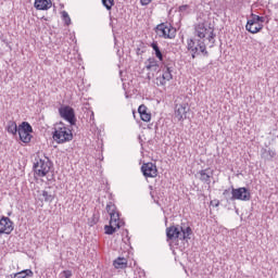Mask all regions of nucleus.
Returning a JSON list of instances; mask_svg holds the SVG:
<instances>
[{
    "mask_svg": "<svg viewBox=\"0 0 278 278\" xmlns=\"http://www.w3.org/2000/svg\"><path fill=\"white\" fill-rule=\"evenodd\" d=\"M187 49L191 52V58L194 60L197 55H204L207 58L210 52H207V47L205 46V39H188Z\"/></svg>",
    "mask_w": 278,
    "mask_h": 278,
    "instance_id": "nucleus-1",
    "label": "nucleus"
},
{
    "mask_svg": "<svg viewBox=\"0 0 278 278\" xmlns=\"http://www.w3.org/2000/svg\"><path fill=\"white\" fill-rule=\"evenodd\" d=\"M52 138L58 144H64V142L73 140V131L64 123H60L54 127Z\"/></svg>",
    "mask_w": 278,
    "mask_h": 278,
    "instance_id": "nucleus-2",
    "label": "nucleus"
},
{
    "mask_svg": "<svg viewBox=\"0 0 278 278\" xmlns=\"http://www.w3.org/2000/svg\"><path fill=\"white\" fill-rule=\"evenodd\" d=\"M51 168H53V163L49 157L35 159L33 170L37 177H47L51 173Z\"/></svg>",
    "mask_w": 278,
    "mask_h": 278,
    "instance_id": "nucleus-3",
    "label": "nucleus"
},
{
    "mask_svg": "<svg viewBox=\"0 0 278 278\" xmlns=\"http://www.w3.org/2000/svg\"><path fill=\"white\" fill-rule=\"evenodd\" d=\"M174 63H164L161 67V74L155 78L156 86H166L173 79Z\"/></svg>",
    "mask_w": 278,
    "mask_h": 278,
    "instance_id": "nucleus-4",
    "label": "nucleus"
},
{
    "mask_svg": "<svg viewBox=\"0 0 278 278\" xmlns=\"http://www.w3.org/2000/svg\"><path fill=\"white\" fill-rule=\"evenodd\" d=\"M194 35L200 38V40H204V38H207L210 42L216 38V35L214 34V28L211 26H207L205 23H199L194 26Z\"/></svg>",
    "mask_w": 278,
    "mask_h": 278,
    "instance_id": "nucleus-5",
    "label": "nucleus"
},
{
    "mask_svg": "<svg viewBox=\"0 0 278 278\" xmlns=\"http://www.w3.org/2000/svg\"><path fill=\"white\" fill-rule=\"evenodd\" d=\"M59 115L63 121L70 123V125H75L77 123V117H75V109L70 105H63L59 108Z\"/></svg>",
    "mask_w": 278,
    "mask_h": 278,
    "instance_id": "nucleus-6",
    "label": "nucleus"
},
{
    "mask_svg": "<svg viewBox=\"0 0 278 278\" xmlns=\"http://www.w3.org/2000/svg\"><path fill=\"white\" fill-rule=\"evenodd\" d=\"M231 201H251V191L245 187L231 188Z\"/></svg>",
    "mask_w": 278,
    "mask_h": 278,
    "instance_id": "nucleus-7",
    "label": "nucleus"
},
{
    "mask_svg": "<svg viewBox=\"0 0 278 278\" xmlns=\"http://www.w3.org/2000/svg\"><path fill=\"white\" fill-rule=\"evenodd\" d=\"M34 131V128H31V125L27 122H23L18 126V136L20 140L24 143L31 142V132Z\"/></svg>",
    "mask_w": 278,
    "mask_h": 278,
    "instance_id": "nucleus-8",
    "label": "nucleus"
},
{
    "mask_svg": "<svg viewBox=\"0 0 278 278\" xmlns=\"http://www.w3.org/2000/svg\"><path fill=\"white\" fill-rule=\"evenodd\" d=\"M106 212L110 215V224L111 225H115V227L117 229H121V227L123 226V223H121V214L118 213V211H116V205L112 202H110L106 205Z\"/></svg>",
    "mask_w": 278,
    "mask_h": 278,
    "instance_id": "nucleus-9",
    "label": "nucleus"
},
{
    "mask_svg": "<svg viewBox=\"0 0 278 278\" xmlns=\"http://www.w3.org/2000/svg\"><path fill=\"white\" fill-rule=\"evenodd\" d=\"M155 31L160 38H175V30L173 29V26H170V24L161 23L156 26Z\"/></svg>",
    "mask_w": 278,
    "mask_h": 278,
    "instance_id": "nucleus-10",
    "label": "nucleus"
},
{
    "mask_svg": "<svg viewBox=\"0 0 278 278\" xmlns=\"http://www.w3.org/2000/svg\"><path fill=\"white\" fill-rule=\"evenodd\" d=\"M14 231V222L10 217L2 216L0 219V236L5 233L10 236Z\"/></svg>",
    "mask_w": 278,
    "mask_h": 278,
    "instance_id": "nucleus-11",
    "label": "nucleus"
},
{
    "mask_svg": "<svg viewBox=\"0 0 278 278\" xmlns=\"http://www.w3.org/2000/svg\"><path fill=\"white\" fill-rule=\"evenodd\" d=\"M188 112H190L188 103L176 104L175 118H177L178 122L186 121V118H188Z\"/></svg>",
    "mask_w": 278,
    "mask_h": 278,
    "instance_id": "nucleus-12",
    "label": "nucleus"
},
{
    "mask_svg": "<svg viewBox=\"0 0 278 278\" xmlns=\"http://www.w3.org/2000/svg\"><path fill=\"white\" fill-rule=\"evenodd\" d=\"M141 172H142L143 176L150 177L153 179V178L157 177V165H155L152 162L144 163L141 166Z\"/></svg>",
    "mask_w": 278,
    "mask_h": 278,
    "instance_id": "nucleus-13",
    "label": "nucleus"
},
{
    "mask_svg": "<svg viewBox=\"0 0 278 278\" xmlns=\"http://www.w3.org/2000/svg\"><path fill=\"white\" fill-rule=\"evenodd\" d=\"M166 238L167 240H181V227L169 226L166 228Z\"/></svg>",
    "mask_w": 278,
    "mask_h": 278,
    "instance_id": "nucleus-14",
    "label": "nucleus"
},
{
    "mask_svg": "<svg viewBox=\"0 0 278 278\" xmlns=\"http://www.w3.org/2000/svg\"><path fill=\"white\" fill-rule=\"evenodd\" d=\"M245 29L250 34H260V31H262V29H264V24L257 23L253 18H250L247 22Z\"/></svg>",
    "mask_w": 278,
    "mask_h": 278,
    "instance_id": "nucleus-15",
    "label": "nucleus"
},
{
    "mask_svg": "<svg viewBox=\"0 0 278 278\" xmlns=\"http://www.w3.org/2000/svg\"><path fill=\"white\" fill-rule=\"evenodd\" d=\"M199 175V179L200 181H202L203 184H212V176L214 175V173H212V169L210 168H205V169H201L200 172H198Z\"/></svg>",
    "mask_w": 278,
    "mask_h": 278,
    "instance_id": "nucleus-16",
    "label": "nucleus"
},
{
    "mask_svg": "<svg viewBox=\"0 0 278 278\" xmlns=\"http://www.w3.org/2000/svg\"><path fill=\"white\" fill-rule=\"evenodd\" d=\"M277 155V152L271 150L270 148H262L261 149V157L265 162H273V159Z\"/></svg>",
    "mask_w": 278,
    "mask_h": 278,
    "instance_id": "nucleus-17",
    "label": "nucleus"
},
{
    "mask_svg": "<svg viewBox=\"0 0 278 278\" xmlns=\"http://www.w3.org/2000/svg\"><path fill=\"white\" fill-rule=\"evenodd\" d=\"M51 5V0H35L36 10H49Z\"/></svg>",
    "mask_w": 278,
    "mask_h": 278,
    "instance_id": "nucleus-18",
    "label": "nucleus"
},
{
    "mask_svg": "<svg viewBox=\"0 0 278 278\" xmlns=\"http://www.w3.org/2000/svg\"><path fill=\"white\" fill-rule=\"evenodd\" d=\"M113 266L114 268L117 269H125L127 268V258L125 257H117L114 262H113Z\"/></svg>",
    "mask_w": 278,
    "mask_h": 278,
    "instance_id": "nucleus-19",
    "label": "nucleus"
},
{
    "mask_svg": "<svg viewBox=\"0 0 278 278\" xmlns=\"http://www.w3.org/2000/svg\"><path fill=\"white\" fill-rule=\"evenodd\" d=\"M190 236H192V228L190 226L186 228L180 227V240H190Z\"/></svg>",
    "mask_w": 278,
    "mask_h": 278,
    "instance_id": "nucleus-20",
    "label": "nucleus"
},
{
    "mask_svg": "<svg viewBox=\"0 0 278 278\" xmlns=\"http://www.w3.org/2000/svg\"><path fill=\"white\" fill-rule=\"evenodd\" d=\"M41 197L43 198V201L46 203H53V201L55 199V193L50 192L48 190H42L41 191Z\"/></svg>",
    "mask_w": 278,
    "mask_h": 278,
    "instance_id": "nucleus-21",
    "label": "nucleus"
},
{
    "mask_svg": "<svg viewBox=\"0 0 278 278\" xmlns=\"http://www.w3.org/2000/svg\"><path fill=\"white\" fill-rule=\"evenodd\" d=\"M147 71H157L160 68V64L155 59H149L146 63Z\"/></svg>",
    "mask_w": 278,
    "mask_h": 278,
    "instance_id": "nucleus-22",
    "label": "nucleus"
},
{
    "mask_svg": "<svg viewBox=\"0 0 278 278\" xmlns=\"http://www.w3.org/2000/svg\"><path fill=\"white\" fill-rule=\"evenodd\" d=\"M151 48L153 49L157 60H160V62H164V54H162V50H160V46H157V42H152Z\"/></svg>",
    "mask_w": 278,
    "mask_h": 278,
    "instance_id": "nucleus-23",
    "label": "nucleus"
},
{
    "mask_svg": "<svg viewBox=\"0 0 278 278\" xmlns=\"http://www.w3.org/2000/svg\"><path fill=\"white\" fill-rule=\"evenodd\" d=\"M14 278H26V277H34V271L31 269H24L20 273L11 275Z\"/></svg>",
    "mask_w": 278,
    "mask_h": 278,
    "instance_id": "nucleus-24",
    "label": "nucleus"
},
{
    "mask_svg": "<svg viewBox=\"0 0 278 278\" xmlns=\"http://www.w3.org/2000/svg\"><path fill=\"white\" fill-rule=\"evenodd\" d=\"M7 131L9 134H12L13 136H16V134H18V126L16 125V122H9L8 123V127H7Z\"/></svg>",
    "mask_w": 278,
    "mask_h": 278,
    "instance_id": "nucleus-25",
    "label": "nucleus"
},
{
    "mask_svg": "<svg viewBox=\"0 0 278 278\" xmlns=\"http://www.w3.org/2000/svg\"><path fill=\"white\" fill-rule=\"evenodd\" d=\"M116 229H118V228L114 224H110L109 226H104V231H105L106 236H112L113 233L116 232Z\"/></svg>",
    "mask_w": 278,
    "mask_h": 278,
    "instance_id": "nucleus-26",
    "label": "nucleus"
},
{
    "mask_svg": "<svg viewBox=\"0 0 278 278\" xmlns=\"http://www.w3.org/2000/svg\"><path fill=\"white\" fill-rule=\"evenodd\" d=\"M251 18H252V21H255L256 23H261V25H264V23L266 22V17L256 15L254 13L251 14Z\"/></svg>",
    "mask_w": 278,
    "mask_h": 278,
    "instance_id": "nucleus-27",
    "label": "nucleus"
},
{
    "mask_svg": "<svg viewBox=\"0 0 278 278\" xmlns=\"http://www.w3.org/2000/svg\"><path fill=\"white\" fill-rule=\"evenodd\" d=\"M102 4L106 10H112L114 5V0H102Z\"/></svg>",
    "mask_w": 278,
    "mask_h": 278,
    "instance_id": "nucleus-28",
    "label": "nucleus"
},
{
    "mask_svg": "<svg viewBox=\"0 0 278 278\" xmlns=\"http://www.w3.org/2000/svg\"><path fill=\"white\" fill-rule=\"evenodd\" d=\"M62 17H63V21H64L65 25H71V16L68 15V12L63 11L62 12Z\"/></svg>",
    "mask_w": 278,
    "mask_h": 278,
    "instance_id": "nucleus-29",
    "label": "nucleus"
},
{
    "mask_svg": "<svg viewBox=\"0 0 278 278\" xmlns=\"http://www.w3.org/2000/svg\"><path fill=\"white\" fill-rule=\"evenodd\" d=\"M140 118H141V121H143V123H149V121H151V114H149V113H142L141 115H140Z\"/></svg>",
    "mask_w": 278,
    "mask_h": 278,
    "instance_id": "nucleus-30",
    "label": "nucleus"
},
{
    "mask_svg": "<svg viewBox=\"0 0 278 278\" xmlns=\"http://www.w3.org/2000/svg\"><path fill=\"white\" fill-rule=\"evenodd\" d=\"M190 9V5L188 4H182L178 8V12H180V14H186V12H188V10Z\"/></svg>",
    "mask_w": 278,
    "mask_h": 278,
    "instance_id": "nucleus-31",
    "label": "nucleus"
},
{
    "mask_svg": "<svg viewBox=\"0 0 278 278\" xmlns=\"http://www.w3.org/2000/svg\"><path fill=\"white\" fill-rule=\"evenodd\" d=\"M138 113H139L140 115L147 113V105L141 104V105L138 108Z\"/></svg>",
    "mask_w": 278,
    "mask_h": 278,
    "instance_id": "nucleus-32",
    "label": "nucleus"
},
{
    "mask_svg": "<svg viewBox=\"0 0 278 278\" xmlns=\"http://www.w3.org/2000/svg\"><path fill=\"white\" fill-rule=\"evenodd\" d=\"M63 275L65 278H72L73 277V271L71 270H63Z\"/></svg>",
    "mask_w": 278,
    "mask_h": 278,
    "instance_id": "nucleus-33",
    "label": "nucleus"
},
{
    "mask_svg": "<svg viewBox=\"0 0 278 278\" xmlns=\"http://www.w3.org/2000/svg\"><path fill=\"white\" fill-rule=\"evenodd\" d=\"M211 205L218 207V205H220V201H218V200L211 201Z\"/></svg>",
    "mask_w": 278,
    "mask_h": 278,
    "instance_id": "nucleus-34",
    "label": "nucleus"
},
{
    "mask_svg": "<svg viewBox=\"0 0 278 278\" xmlns=\"http://www.w3.org/2000/svg\"><path fill=\"white\" fill-rule=\"evenodd\" d=\"M153 0H141V5H149Z\"/></svg>",
    "mask_w": 278,
    "mask_h": 278,
    "instance_id": "nucleus-35",
    "label": "nucleus"
},
{
    "mask_svg": "<svg viewBox=\"0 0 278 278\" xmlns=\"http://www.w3.org/2000/svg\"><path fill=\"white\" fill-rule=\"evenodd\" d=\"M229 189L224 190V194H228Z\"/></svg>",
    "mask_w": 278,
    "mask_h": 278,
    "instance_id": "nucleus-36",
    "label": "nucleus"
},
{
    "mask_svg": "<svg viewBox=\"0 0 278 278\" xmlns=\"http://www.w3.org/2000/svg\"><path fill=\"white\" fill-rule=\"evenodd\" d=\"M90 118H94V113H91V117Z\"/></svg>",
    "mask_w": 278,
    "mask_h": 278,
    "instance_id": "nucleus-37",
    "label": "nucleus"
}]
</instances>
